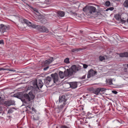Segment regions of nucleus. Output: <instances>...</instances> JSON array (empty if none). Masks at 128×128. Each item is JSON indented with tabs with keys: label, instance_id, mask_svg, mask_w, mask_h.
I'll list each match as a JSON object with an SVG mask.
<instances>
[{
	"label": "nucleus",
	"instance_id": "obj_1",
	"mask_svg": "<svg viewBox=\"0 0 128 128\" xmlns=\"http://www.w3.org/2000/svg\"><path fill=\"white\" fill-rule=\"evenodd\" d=\"M67 98L65 95L60 96L59 97L58 100L59 106L58 108L60 110H62L66 105Z\"/></svg>",
	"mask_w": 128,
	"mask_h": 128
},
{
	"label": "nucleus",
	"instance_id": "obj_2",
	"mask_svg": "<svg viewBox=\"0 0 128 128\" xmlns=\"http://www.w3.org/2000/svg\"><path fill=\"white\" fill-rule=\"evenodd\" d=\"M33 84L34 88L39 89V88H42L43 85V84L40 80H39L37 82V80H36L33 82Z\"/></svg>",
	"mask_w": 128,
	"mask_h": 128
},
{
	"label": "nucleus",
	"instance_id": "obj_3",
	"mask_svg": "<svg viewBox=\"0 0 128 128\" xmlns=\"http://www.w3.org/2000/svg\"><path fill=\"white\" fill-rule=\"evenodd\" d=\"M20 20L22 23H25L28 25L29 26H31L34 28H37V26H37L35 24H32V23L29 22L28 20L23 18H21Z\"/></svg>",
	"mask_w": 128,
	"mask_h": 128
},
{
	"label": "nucleus",
	"instance_id": "obj_4",
	"mask_svg": "<svg viewBox=\"0 0 128 128\" xmlns=\"http://www.w3.org/2000/svg\"><path fill=\"white\" fill-rule=\"evenodd\" d=\"M23 94L22 92L17 93L14 94V96L21 100L23 103L26 104V102L24 100L23 98Z\"/></svg>",
	"mask_w": 128,
	"mask_h": 128
},
{
	"label": "nucleus",
	"instance_id": "obj_5",
	"mask_svg": "<svg viewBox=\"0 0 128 128\" xmlns=\"http://www.w3.org/2000/svg\"><path fill=\"white\" fill-rule=\"evenodd\" d=\"M37 29L41 32H44L46 33L49 32L47 28L43 26H37Z\"/></svg>",
	"mask_w": 128,
	"mask_h": 128
},
{
	"label": "nucleus",
	"instance_id": "obj_6",
	"mask_svg": "<svg viewBox=\"0 0 128 128\" xmlns=\"http://www.w3.org/2000/svg\"><path fill=\"white\" fill-rule=\"evenodd\" d=\"M88 13L89 15H91L95 12L96 10V8L93 6H89L88 7Z\"/></svg>",
	"mask_w": 128,
	"mask_h": 128
},
{
	"label": "nucleus",
	"instance_id": "obj_7",
	"mask_svg": "<svg viewBox=\"0 0 128 128\" xmlns=\"http://www.w3.org/2000/svg\"><path fill=\"white\" fill-rule=\"evenodd\" d=\"M96 74V71L92 69H91L88 72L87 78H90L91 76H95Z\"/></svg>",
	"mask_w": 128,
	"mask_h": 128
},
{
	"label": "nucleus",
	"instance_id": "obj_8",
	"mask_svg": "<svg viewBox=\"0 0 128 128\" xmlns=\"http://www.w3.org/2000/svg\"><path fill=\"white\" fill-rule=\"evenodd\" d=\"M65 76H72L73 74V72L71 71V70L67 69L64 72Z\"/></svg>",
	"mask_w": 128,
	"mask_h": 128
},
{
	"label": "nucleus",
	"instance_id": "obj_9",
	"mask_svg": "<svg viewBox=\"0 0 128 128\" xmlns=\"http://www.w3.org/2000/svg\"><path fill=\"white\" fill-rule=\"evenodd\" d=\"M51 76L53 78L54 83H55L58 81V74L57 73H55L54 74H51Z\"/></svg>",
	"mask_w": 128,
	"mask_h": 128
},
{
	"label": "nucleus",
	"instance_id": "obj_10",
	"mask_svg": "<svg viewBox=\"0 0 128 128\" xmlns=\"http://www.w3.org/2000/svg\"><path fill=\"white\" fill-rule=\"evenodd\" d=\"M68 83L70 85V88H75L77 87V82H69Z\"/></svg>",
	"mask_w": 128,
	"mask_h": 128
},
{
	"label": "nucleus",
	"instance_id": "obj_11",
	"mask_svg": "<svg viewBox=\"0 0 128 128\" xmlns=\"http://www.w3.org/2000/svg\"><path fill=\"white\" fill-rule=\"evenodd\" d=\"M4 103L6 106H10L11 105H13L14 103V102L12 100H8L5 102Z\"/></svg>",
	"mask_w": 128,
	"mask_h": 128
},
{
	"label": "nucleus",
	"instance_id": "obj_12",
	"mask_svg": "<svg viewBox=\"0 0 128 128\" xmlns=\"http://www.w3.org/2000/svg\"><path fill=\"white\" fill-rule=\"evenodd\" d=\"M23 98L24 100L26 102L27 104V101L29 102L30 101V99L29 97V96L28 94H25L23 95Z\"/></svg>",
	"mask_w": 128,
	"mask_h": 128
},
{
	"label": "nucleus",
	"instance_id": "obj_13",
	"mask_svg": "<svg viewBox=\"0 0 128 128\" xmlns=\"http://www.w3.org/2000/svg\"><path fill=\"white\" fill-rule=\"evenodd\" d=\"M54 58L53 57H51L50 59L46 60L44 62V65H46L49 64L50 63L52 62Z\"/></svg>",
	"mask_w": 128,
	"mask_h": 128
},
{
	"label": "nucleus",
	"instance_id": "obj_14",
	"mask_svg": "<svg viewBox=\"0 0 128 128\" xmlns=\"http://www.w3.org/2000/svg\"><path fill=\"white\" fill-rule=\"evenodd\" d=\"M119 55L121 57H128V53L127 52L120 53Z\"/></svg>",
	"mask_w": 128,
	"mask_h": 128
},
{
	"label": "nucleus",
	"instance_id": "obj_15",
	"mask_svg": "<svg viewBox=\"0 0 128 128\" xmlns=\"http://www.w3.org/2000/svg\"><path fill=\"white\" fill-rule=\"evenodd\" d=\"M7 28L5 26L4 24H1L0 25V28L1 29V30H2V32H5L6 29Z\"/></svg>",
	"mask_w": 128,
	"mask_h": 128
},
{
	"label": "nucleus",
	"instance_id": "obj_16",
	"mask_svg": "<svg viewBox=\"0 0 128 128\" xmlns=\"http://www.w3.org/2000/svg\"><path fill=\"white\" fill-rule=\"evenodd\" d=\"M98 88H94V94H95L97 95H99V94H101L100 93V90Z\"/></svg>",
	"mask_w": 128,
	"mask_h": 128
},
{
	"label": "nucleus",
	"instance_id": "obj_17",
	"mask_svg": "<svg viewBox=\"0 0 128 128\" xmlns=\"http://www.w3.org/2000/svg\"><path fill=\"white\" fill-rule=\"evenodd\" d=\"M71 70V71L73 72H76V66L75 65H73L72 66L71 68H70Z\"/></svg>",
	"mask_w": 128,
	"mask_h": 128
},
{
	"label": "nucleus",
	"instance_id": "obj_18",
	"mask_svg": "<svg viewBox=\"0 0 128 128\" xmlns=\"http://www.w3.org/2000/svg\"><path fill=\"white\" fill-rule=\"evenodd\" d=\"M28 94L30 100H33L34 98V96L32 94V92H29Z\"/></svg>",
	"mask_w": 128,
	"mask_h": 128
},
{
	"label": "nucleus",
	"instance_id": "obj_19",
	"mask_svg": "<svg viewBox=\"0 0 128 128\" xmlns=\"http://www.w3.org/2000/svg\"><path fill=\"white\" fill-rule=\"evenodd\" d=\"M58 15L60 16H64V12L63 11H58L57 12Z\"/></svg>",
	"mask_w": 128,
	"mask_h": 128
},
{
	"label": "nucleus",
	"instance_id": "obj_20",
	"mask_svg": "<svg viewBox=\"0 0 128 128\" xmlns=\"http://www.w3.org/2000/svg\"><path fill=\"white\" fill-rule=\"evenodd\" d=\"M123 6L126 8H128V0H126L123 4Z\"/></svg>",
	"mask_w": 128,
	"mask_h": 128
},
{
	"label": "nucleus",
	"instance_id": "obj_21",
	"mask_svg": "<svg viewBox=\"0 0 128 128\" xmlns=\"http://www.w3.org/2000/svg\"><path fill=\"white\" fill-rule=\"evenodd\" d=\"M59 74L60 78H63L65 76L64 73L62 71H60L59 72Z\"/></svg>",
	"mask_w": 128,
	"mask_h": 128
},
{
	"label": "nucleus",
	"instance_id": "obj_22",
	"mask_svg": "<svg viewBox=\"0 0 128 128\" xmlns=\"http://www.w3.org/2000/svg\"><path fill=\"white\" fill-rule=\"evenodd\" d=\"M115 18L117 20H119L120 18H121V16L119 14H116L115 16Z\"/></svg>",
	"mask_w": 128,
	"mask_h": 128
},
{
	"label": "nucleus",
	"instance_id": "obj_23",
	"mask_svg": "<svg viewBox=\"0 0 128 128\" xmlns=\"http://www.w3.org/2000/svg\"><path fill=\"white\" fill-rule=\"evenodd\" d=\"M94 13V16L95 17H97L98 16L101 14L100 11V10H98L97 12H96Z\"/></svg>",
	"mask_w": 128,
	"mask_h": 128
},
{
	"label": "nucleus",
	"instance_id": "obj_24",
	"mask_svg": "<svg viewBox=\"0 0 128 128\" xmlns=\"http://www.w3.org/2000/svg\"><path fill=\"white\" fill-rule=\"evenodd\" d=\"M28 6L30 8H32L34 11H35L37 13H38V10L36 8H33V7L31 6L28 5Z\"/></svg>",
	"mask_w": 128,
	"mask_h": 128
},
{
	"label": "nucleus",
	"instance_id": "obj_25",
	"mask_svg": "<svg viewBox=\"0 0 128 128\" xmlns=\"http://www.w3.org/2000/svg\"><path fill=\"white\" fill-rule=\"evenodd\" d=\"M88 7L87 6H86L83 9V10L84 12L88 13Z\"/></svg>",
	"mask_w": 128,
	"mask_h": 128
},
{
	"label": "nucleus",
	"instance_id": "obj_26",
	"mask_svg": "<svg viewBox=\"0 0 128 128\" xmlns=\"http://www.w3.org/2000/svg\"><path fill=\"white\" fill-rule=\"evenodd\" d=\"M64 62L66 64L69 63H70L69 58H66L64 60Z\"/></svg>",
	"mask_w": 128,
	"mask_h": 128
},
{
	"label": "nucleus",
	"instance_id": "obj_27",
	"mask_svg": "<svg viewBox=\"0 0 128 128\" xmlns=\"http://www.w3.org/2000/svg\"><path fill=\"white\" fill-rule=\"evenodd\" d=\"M4 100L3 98H2L0 96V105L3 104H4Z\"/></svg>",
	"mask_w": 128,
	"mask_h": 128
},
{
	"label": "nucleus",
	"instance_id": "obj_28",
	"mask_svg": "<svg viewBox=\"0 0 128 128\" xmlns=\"http://www.w3.org/2000/svg\"><path fill=\"white\" fill-rule=\"evenodd\" d=\"M110 4V2L109 1H106L105 2L106 5L107 6H109Z\"/></svg>",
	"mask_w": 128,
	"mask_h": 128
},
{
	"label": "nucleus",
	"instance_id": "obj_29",
	"mask_svg": "<svg viewBox=\"0 0 128 128\" xmlns=\"http://www.w3.org/2000/svg\"><path fill=\"white\" fill-rule=\"evenodd\" d=\"M99 89V90H100V92H102L106 90V89L105 88H98Z\"/></svg>",
	"mask_w": 128,
	"mask_h": 128
},
{
	"label": "nucleus",
	"instance_id": "obj_30",
	"mask_svg": "<svg viewBox=\"0 0 128 128\" xmlns=\"http://www.w3.org/2000/svg\"><path fill=\"white\" fill-rule=\"evenodd\" d=\"M94 88H90L89 89V90L91 93H92L94 94Z\"/></svg>",
	"mask_w": 128,
	"mask_h": 128
},
{
	"label": "nucleus",
	"instance_id": "obj_31",
	"mask_svg": "<svg viewBox=\"0 0 128 128\" xmlns=\"http://www.w3.org/2000/svg\"><path fill=\"white\" fill-rule=\"evenodd\" d=\"M99 58L100 60L102 61L105 60L104 57L103 56H100Z\"/></svg>",
	"mask_w": 128,
	"mask_h": 128
},
{
	"label": "nucleus",
	"instance_id": "obj_32",
	"mask_svg": "<svg viewBox=\"0 0 128 128\" xmlns=\"http://www.w3.org/2000/svg\"><path fill=\"white\" fill-rule=\"evenodd\" d=\"M112 79H109L108 80V82L110 85H111L112 84Z\"/></svg>",
	"mask_w": 128,
	"mask_h": 128
},
{
	"label": "nucleus",
	"instance_id": "obj_33",
	"mask_svg": "<svg viewBox=\"0 0 128 128\" xmlns=\"http://www.w3.org/2000/svg\"><path fill=\"white\" fill-rule=\"evenodd\" d=\"M46 80L48 81L49 83L51 80V78L49 76H47L46 78Z\"/></svg>",
	"mask_w": 128,
	"mask_h": 128
},
{
	"label": "nucleus",
	"instance_id": "obj_34",
	"mask_svg": "<svg viewBox=\"0 0 128 128\" xmlns=\"http://www.w3.org/2000/svg\"><path fill=\"white\" fill-rule=\"evenodd\" d=\"M81 69V66H76V72L80 70Z\"/></svg>",
	"mask_w": 128,
	"mask_h": 128
},
{
	"label": "nucleus",
	"instance_id": "obj_35",
	"mask_svg": "<svg viewBox=\"0 0 128 128\" xmlns=\"http://www.w3.org/2000/svg\"><path fill=\"white\" fill-rule=\"evenodd\" d=\"M80 49H73L71 51L72 52H74L77 51H79Z\"/></svg>",
	"mask_w": 128,
	"mask_h": 128
},
{
	"label": "nucleus",
	"instance_id": "obj_36",
	"mask_svg": "<svg viewBox=\"0 0 128 128\" xmlns=\"http://www.w3.org/2000/svg\"><path fill=\"white\" fill-rule=\"evenodd\" d=\"M114 9V8L112 7H110L109 8H107L106 10V11H108L109 10H110L112 11Z\"/></svg>",
	"mask_w": 128,
	"mask_h": 128
},
{
	"label": "nucleus",
	"instance_id": "obj_37",
	"mask_svg": "<svg viewBox=\"0 0 128 128\" xmlns=\"http://www.w3.org/2000/svg\"><path fill=\"white\" fill-rule=\"evenodd\" d=\"M7 70L10 71L15 72L16 71V70L14 69L13 68L11 69H7Z\"/></svg>",
	"mask_w": 128,
	"mask_h": 128
},
{
	"label": "nucleus",
	"instance_id": "obj_38",
	"mask_svg": "<svg viewBox=\"0 0 128 128\" xmlns=\"http://www.w3.org/2000/svg\"><path fill=\"white\" fill-rule=\"evenodd\" d=\"M4 44V41L3 40H0V44L3 45Z\"/></svg>",
	"mask_w": 128,
	"mask_h": 128
},
{
	"label": "nucleus",
	"instance_id": "obj_39",
	"mask_svg": "<svg viewBox=\"0 0 128 128\" xmlns=\"http://www.w3.org/2000/svg\"><path fill=\"white\" fill-rule=\"evenodd\" d=\"M60 128H70L66 126L65 125H62L61 126Z\"/></svg>",
	"mask_w": 128,
	"mask_h": 128
},
{
	"label": "nucleus",
	"instance_id": "obj_40",
	"mask_svg": "<svg viewBox=\"0 0 128 128\" xmlns=\"http://www.w3.org/2000/svg\"><path fill=\"white\" fill-rule=\"evenodd\" d=\"M120 22L122 23H125L126 22V20H123L121 18H120Z\"/></svg>",
	"mask_w": 128,
	"mask_h": 128
},
{
	"label": "nucleus",
	"instance_id": "obj_41",
	"mask_svg": "<svg viewBox=\"0 0 128 128\" xmlns=\"http://www.w3.org/2000/svg\"><path fill=\"white\" fill-rule=\"evenodd\" d=\"M83 68H87L88 66L86 64H83Z\"/></svg>",
	"mask_w": 128,
	"mask_h": 128
},
{
	"label": "nucleus",
	"instance_id": "obj_42",
	"mask_svg": "<svg viewBox=\"0 0 128 128\" xmlns=\"http://www.w3.org/2000/svg\"><path fill=\"white\" fill-rule=\"evenodd\" d=\"M70 13L72 14H73L74 16H76L77 15V14L75 12H71Z\"/></svg>",
	"mask_w": 128,
	"mask_h": 128
},
{
	"label": "nucleus",
	"instance_id": "obj_43",
	"mask_svg": "<svg viewBox=\"0 0 128 128\" xmlns=\"http://www.w3.org/2000/svg\"><path fill=\"white\" fill-rule=\"evenodd\" d=\"M45 3L46 4H49L50 3V1L49 0H46L45 2Z\"/></svg>",
	"mask_w": 128,
	"mask_h": 128
},
{
	"label": "nucleus",
	"instance_id": "obj_44",
	"mask_svg": "<svg viewBox=\"0 0 128 128\" xmlns=\"http://www.w3.org/2000/svg\"><path fill=\"white\" fill-rule=\"evenodd\" d=\"M86 78V75L83 76H82V77H81L80 78L81 79H84L85 78Z\"/></svg>",
	"mask_w": 128,
	"mask_h": 128
},
{
	"label": "nucleus",
	"instance_id": "obj_45",
	"mask_svg": "<svg viewBox=\"0 0 128 128\" xmlns=\"http://www.w3.org/2000/svg\"><path fill=\"white\" fill-rule=\"evenodd\" d=\"M112 92L115 94H116L118 92L116 90L112 91Z\"/></svg>",
	"mask_w": 128,
	"mask_h": 128
},
{
	"label": "nucleus",
	"instance_id": "obj_46",
	"mask_svg": "<svg viewBox=\"0 0 128 128\" xmlns=\"http://www.w3.org/2000/svg\"><path fill=\"white\" fill-rule=\"evenodd\" d=\"M49 68L48 66H47L46 67H45L44 68V70H46L48 68Z\"/></svg>",
	"mask_w": 128,
	"mask_h": 128
},
{
	"label": "nucleus",
	"instance_id": "obj_47",
	"mask_svg": "<svg viewBox=\"0 0 128 128\" xmlns=\"http://www.w3.org/2000/svg\"><path fill=\"white\" fill-rule=\"evenodd\" d=\"M7 69L3 68H0V70H7Z\"/></svg>",
	"mask_w": 128,
	"mask_h": 128
},
{
	"label": "nucleus",
	"instance_id": "obj_48",
	"mask_svg": "<svg viewBox=\"0 0 128 128\" xmlns=\"http://www.w3.org/2000/svg\"><path fill=\"white\" fill-rule=\"evenodd\" d=\"M32 110H35V109L34 108H32Z\"/></svg>",
	"mask_w": 128,
	"mask_h": 128
},
{
	"label": "nucleus",
	"instance_id": "obj_49",
	"mask_svg": "<svg viewBox=\"0 0 128 128\" xmlns=\"http://www.w3.org/2000/svg\"><path fill=\"white\" fill-rule=\"evenodd\" d=\"M28 107L30 108V106H28Z\"/></svg>",
	"mask_w": 128,
	"mask_h": 128
},
{
	"label": "nucleus",
	"instance_id": "obj_50",
	"mask_svg": "<svg viewBox=\"0 0 128 128\" xmlns=\"http://www.w3.org/2000/svg\"><path fill=\"white\" fill-rule=\"evenodd\" d=\"M127 66L128 68V64H127Z\"/></svg>",
	"mask_w": 128,
	"mask_h": 128
},
{
	"label": "nucleus",
	"instance_id": "obj_51",
	"mask_svg": "<svg viewBox=\"0 0 128 128\" xmlns=\"http://www.w3.org/2000/svg\"><path fill=\"white\" fill-rule=\"evenodd\" d=\"M22 128V127H21V128Z\"/></svg>",
	"mask_w": 128,
	"mask_h": 128
},
{
	"label": "nucleus",
	"instance_id": "obj_52",
	"mask_svg": "<svg viewBox=\"0 0 128 128\" xmlns=\"http://www.w3.org/2000/svg\"><path fill=\"white\" fill-rule=\"evenodd\" d=\"M80 32H81V31H80Z\"/></svg>",
	"mask_w": 128,
	"mask_h": 128
},
{
	"label": "nucleus",
	"instance_id": "obj_53",
	"mask_svg": "<svg viewBox=\"0 0 128 128\" xmlns=\"http://www.w3.org/2000/svg\"><path fill=\"white\" fill-rule=\"evenodd\" d=\"M56 128H58L57 127H56Z\"/></svg>",
	"mask_w": 128,
	"mask_h": 128
}]
</instances>
